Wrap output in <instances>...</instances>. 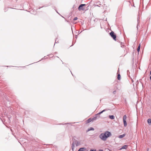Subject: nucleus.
Instances as JSON below:
<instances>
[{
	"instance_id": "4",
	"label": "nucleus",
	"mask_w": 151,
	"mask_h": 151,
	"mask_svg": "<svg viewBox=\"0 0 151 151\" xmlns=\"http://www.w3.org/2000/svg\"><path fill=\"white\" fill-rule=\"evenodd\" d=\"M127 116L126 115L124 116L123 117V122L124 123V126L125 127L127 126V124L126 122Z\"/></svg>"
},
{
	"instance_id": "15",
	"label": "nucleus",
	"mask_w": 151,
	"mask_h": 151,
	"mask_svg": "<svg viewBox=\"0 0 151 151\" xmlns=\"http://www.w3.org/2000/svg\"><path fill=\"white\" fill-rule=\"evenodd\" d=\"M94 129L93 127H90L89 129H88V131H89L90 130H94Z\"/></svg>"
},
{
	"instance_id": "9",
	"label": "nucleus",
	"mask_w": 151,
	"mask_h": 151,
	"mask_svg": "<svg viewBox=\"0 0 151 151\" xmlns=\"http://www.w3.org/2000/svg\"><path fill=\"white\" fill-rule=\"evenodd\" d=\"M147 123L150 125H151V119H148L147 121Z\"/></svg>"
},
{
	"instance_id": "6",
	"label": "nucleus",
	"mask_w": 151,
	"mask_h": 151,
	"mask_svg": "<svg viewBox=\"0 0 151 151\" xmlns=\"http://www.w3.org/2000/svg\"><path fill=\"white\" fill-rule=\"evenodd\" d=\"M86 150V148L85 147H82L80 148L78 151H83L85 150Z\"/></svg>"
},
{
	"instance_id": "18",
	"label": "nucleus",
	"mask_w": 151,
	"mask_h": 151,
	"mask_svg": "<svg viewBox=\"0 0 151 151\" xmlns=\"http://www.w3.org/2000/svg\"><path fill=\"white\" fill-rule=\"evenodd\" d=\"M113 93L114 94H115L116 93V91H114Z\"/></svg>"
},
{
	"instance_id": "20",
	"label": "nucleus",
	"mask_w": 151,
	"mask_h": 151,
	"mask_svg": "<svg viewBox=\"0 0 151 151\" xmlns=\"http://www.w3.org/2000/svg\"><path fill=\"white\" fill-rule=\"evenodd\" d=\"M99 151H103L102 150H99Z\"/></svg>"
},
{
	"instance_id": "12",
	"label": "nucleus",
	"mask_w": 151,
	"mask_h": 151,
	"mask_svg": "<svg viewBox=\"0 0 151 151\" xmlns=\"http://www.w3.org/2000/svg\"><path fill=\"white\" fill-rule=\"evenodd\" d=\"M109 117L111 119H114V115H110Z\"/></svg>"
},
{
	"instance_id": "23",
	"label": "nucleus",
	"mask_w": 151,
	"mask_h": 151,
	"mask_svg": "<svg viewBox=\"0 0 151 151\" xmlns=\"http://www.w3.org/2000/svg\"><path fill=\"white\" fill-rule=\"evenodd\" d=\"M150 79L151 80V76L150 77Z\"/></svg>"
},
{
	"instance_id": "1",
	"label": "nucleus",
	"mask_w": 151,
	"mask_h": 151,
	"mask_svg": "<svg viewBox=\"0 0 151 151\" xmlns=\"http://www.w3.org/2000/svg\"><path fill=\"white\" fill-rule=\"evenodd\" d=\"M111 134L109 131H106L104 133L101 134L99 136V138L103 141H106L107 138L111 136Z\"/></svg>"
},
{
	"instance_id": "11",
	"label": "nucleus",
	"mask_w": 151,
	"mask_h": 151,
	"mask_svg": "<svg viewBox=\"0 0 151 151\" xmlns=\"http://www.w3.org/2000/svg\"><path fill=\"white\" fill-rule=\"evenodd\" d=\"M106 110V109H104L102 111L99 112L97 114V115H99L102 114L103 112L105 111Z\"/></svg>"
},
{
	"instance_id": "2",
	"label": "nucleus",
	"mask_w": 151,
	"mask_h": 151,
	"mask_svg": "<svg viewBox=\"0 0 151 151\" xmlns=\"http://www.w3.org/2000/svg\"><path fill=\"white\" fill-rule=\"evenodd\" d=\"M81 143L80 142L78 141L77 140H75L74 141L72 144V145L71 146V148L72 150L73 151L74 148L75 146L76 147L80 145H81Z\"/></svg>"
},
{
	"instance_id": "13",
	"label": "nucleus",
	"mask_w": 151,
	"mask_h": 151,
	"mask_svg": "<svg viewBox=\"0 0 151 151\" xmlns=\"http://www.w3.org/2000/svg\"><path fill=\"white\" fill-rule=\"evenodd\" d=\"M93 121V120L92 119H91V118L89 119L88 120H87V122L88 123H89L90 122H91V121Z\"/></svg>"
},
{
	"instance_id": "19",
	"label": "nucleus",
	"mask_w": 151,
	"mask_h": 151,
	"mask_svg": "<svg viewBox=\"0 0 151 151\" xmlns=\"http://www.w3.org/2000/svg\"><path fill=\"white\" fill-rule=\"evenodd\" d=\"M90 151H96V150L91 149Z\"/></svg>"
},
{
	"instance_id": "14",
	"label": "nucleus",
	"mask_w": 151,
	"mask_h": 151,
	"mask_svg": "<svg viewBox=\"0 0 151 151\" xmlns=\"http://www.w3.org/2000/svg\"><path fill=\"white\" fill-rule=\"evenodd\" d=\"M140 48V44H139L138 46L137 49V51L138 52H139Z\"/></svg>"
},
{
	"instance_id": "24",
	"label": "nucleus",
	"mask_w": 151,
	"mask_h": 151,
	"mask_svg": "<svg viewBox=\"0 0 151 151\" xmlns=\"http://www.w3.org/2000/svg\"><path fill=\"white\" fill-rule=\"evenodd\" d=\"M138 21H139V19H138Z\"/></svg>"
},
{
	"instance_id": "22",
	"label": "nucleus",
	"mask_w": 151,
	"mask_h": 151,
	"mask_svg": "<svg viewBox=\"0 0 151 151\" xmlns=\"http://www.w3.org/2000/svg\"><path fill=\"white\" fill-rule=\"evenodd\" d=\"M150 74L151 75V70L150 72Z\"/></svg>"
},
{
	"instance_id": "8",
	"label": "nucleus",
	"mask_w": 151,
	"mask_h": 151,
	"mask_svg": "<svg viewBox=\"0 0 151 151\" xmlns=\"http://www.w3.org/2000/svg\"><path fill=\"white\" fill-rule=\"evenodd\" d=\"M98 115H97V114L95 115V116L93 117V118H92L93 120H95L96 119Z\"/></svg>"
},
{
	"instance_id": "17",
	"label": "nucleus",
	"mask_w": 151,
	"mask_h": 151,
	"mask_svg": "<svg viewBox=\"0 0 151 151\" xmlns=\"http://www.w3.org/2000/svg\"><path fill=\"white\" fill-rule=\"evenodd\" d=\"M77 19H78L77 18V17H75V18L73 20H77Z\"/></svg>"
},
{
	"instance_id": "16",
	"label": "nucleus",
	"mask_w": 151,
	"mask_h": 151,
	"mask_svg": "<svg viewBox=\"0 0 151 151\" xmlns=\"http://www.w3.org/2000/svg\"><path fill=\"white\" fill-rule=\"evenodd\" d=\"M120 75L119 74L118 75V76H117V79L118 80H120Z\"/></svg>"
},
{
	"instance_id": "10",
	"label": "nucleus",
	"mask_w": 151,
	"mask_h": 151,
	"mask_svg": "<svg viewBox=\"0 0 151 151\" xmlns=\"http://www.w3.org/2000/svg\"><path fill=\"white\" fill-rule=\"evenodd\" d=\"M125 135V134H124L122 135H120L119 137L120 138H122L124 137Z\"/></svg>"
},
{
	"instance_id": "3",
	"label": "nucleus",
	"mask_w": 151,
	"mask_h": 151,
	"mask_svg": "<svg viewBox=\"0 0 151 151\" xmlns=\"http://www.w3.org/2000/svg\"><path fill=\"white\" fill-rule=\"evenodd\" d=\"M86 6L85 4H81L78 7V9L79 11L81 10H85V8L84 6Z\"/></svg>"
},
{
	"instance_id": "5",
	"label": "nucleus",
	"mask_w": 151,
	"mask_h": 151,
	"mask_svg": "<svg viewBox=\"0 0 151 151\" xmlns=\"http://www.w3.org/2000/svg\"><path fill=\"white\" fill-rule=\"evenodd\" d=\"M110 35L113 38V39L114 40H116V36L114 34V33L112 31L110 33Z\"/></svg>"
},
{
	"instance_id": "7",
	"label": "nucleus",
	"mask_w": 151,
	"mask_h": 151,
	"mask_svg": "<svg viewBox=\"0 0 151 151\" xmlns=\"http://www.w3.org/2000/svg\"><path fill=\"white\" fill-rule=\"evenodd\" d=\"M128 147L127 145H124L122 146V147L120 149V150H121L122 149H126Z\"/></svg>"
},
{
	"instance_id": "21",
	"label": "nucleus",
	"mask_w": 151,
	"mask_h": 151,
	"mask_svg": "<svg viewBox=\"0 0 151 151\" xmlns=\"http://www.w3.org/2000/svg\"><path fill=\"white\" fill-rule=\"evenodd\" d=\"M138 24H137V29H138Z\"/></svg>"
}]
</instances>
